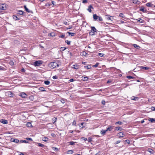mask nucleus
I'll use <instances>...</instances> for the list:
<instances>
[{
  "mask_svg": "<svg viewBox=\"0 0 155 155\" xmlns=\"http://www.w3.org/2000/svg\"><path fill=\"white\" fill-rule=\"evenodd\" d=\"M48 36H52V37H54L55 36L54 34V33H50L48 34Z\"/></svg>",
  "mask_w": 155,
  "mask_h": 155,
  "instance_id": "nucleus-38",
  "label": "nucleus"
},
{
  "mask_svg": "<svg viewBox=\"0 0 155 155\" xmlns=\"http://www.w3.org/2000/svg\"><path fill=\"white\" fill-rule=\"evenodd\" d=\"M9 64L11 65L12 66L14 64V62L13 61H10L9 62Z\"/></svg>",
  "mask_w": 155,
  "mask_h": 155,
  "instance_id": "nucleus-42",
  "label": "nucleus"
},
{
  "mask_svg": "<svg viewBox=\"0 0 155 155\" xmlns=\"http://www.w3.org/2000/svg\"><path fill=\"white\" fill-rule=\"evenodd\" d=\"M97 21H103V19L102 18L101 16H99L98 17V18L97 20Z\"/></svg>",
  "mask_w": 155,
  "mask_h": 155,
  "instance_id": "nucleus-31",
  "label": "nucleus"
},
{
  "mask_svg": "<svg viewBox=\"0 0 155 155\" xmlns=\"http://www.w3.org/2000/svg\"><path fill=\"white\" fill-rule=\"evenodd\" d=\"M148 120L151 122L153 123L154 121H155V119L153 118H149L148 119Z\"/></svg>",
  "mask_w": 155,
  "mask_h": 155,
  "instance_id": "nucleus-22",
  "label": "nucleus"
},
{
  "mask_svg": "<svg viewBox=\"0 0 155 155\" xmlns=\"http://www.w3.org/2000/svg\"><path fill=\"white\" fill-rule=\"evenodd\" d=\"M122 85L124 87H127L128 85V84H127L124 83V84H122Z\"/></svg>",
  "mask_w": 155,
  "mask_h": 155,
  "instance_id": "nucleus-49",
  "label": "nucleus"
},
{
  "mask_svg": "<svg viewBox=\"0 0 155 155\" xmlns=\"http://www.w3.org/2000/svg\"><path fill=\"white\" fill-rule=\"evenodd\" d=\"M127 78H128V79H133L134 78L133 77H132L131 76H127L126 77Z\"/></svg>",
  "mask_w": 155,
  "mask_h": 155,
  "instance_id": "nucleus-46",
  "label": "nucleus"
},
{
  "mask_svg": "<svg viewBox=\"0 0 155 155\" xmlns=\"http://www.w3.org/2000/svg\"><path fill=\"white\" fill-rule=\"evenodd\" d=\"M44 83L47 85H48L50 84V82L48 81H44Z\"/></svg>",
  "mask_w": 155,
  "mask_h": 155,
  "instance_id": "nucleus-30",
  "label": "nucleus"
},
{
  "mask_svg": "<svg viewBox=\"0 0 155 155\" xmlns=\"http://www.w3.org/2000/svg\"><path fill=\"white\" fill-rule=\"evenodd\" d=\"M123 124V123L121 121H119L118 122H117L115 123V124H119V125H121Z\"/></svg>",
  "mask_w": 155,
  "mask_h": 155,
  "instance_id": "nucleus-29",
  "label": "nucleus"
},
{
  "mask_svg": "<svg viewBox=\"0 0 155 155\" xmlns=\"http://www.w3.org/2000/svg\"><path fill=\"white\" fill-rule=\"evenodd\" d=\"M106 24H108V25H113L111 23L106 22L105 23H104V25H105Z\"/></svg>",
  "mask_w": 155,
  "mask_h": 155,
  "instance_id": "nucleus-60",
  "label": "nucleus"
},
{
  "mask_svg": "<svg viewBox=\"0 0 155 155\" xmlns=\"http://www.w3.org/2000/svg\"><path fill=\"white\" fill-rule=\"evenodd\" d=\"M0 122L4 124H7L8 123V121L7 120L3 119H1L0 120Z\"/></svg>",
  "mask_w": 155,
  "mask_h": 155,
  "instance_id": "nucleus-7",
  "label": "nucleus"
},
{
  "mask_svg": "<svg viewBox=\"0 0 155 155\" xmlns=\"http://www.w3.org/2000/svg\"><path fill=\"white\" fill-rule=\"evenodd\" d=\"M119 16L120 17H121L123 18H124V14L122 13H120L119 14Z\"/></svg>",
  "mask_w": 155,
  "mask_h": 155,
  "instance_id": "nucleus-47",
  "label": "nucleus"
},
{
  "mask_svg": "<svg viewBox=\"0 0 155 155\" xmlns=\"http://www.w3.org/2000/svg\"><path fill=\"white\" fill-rule=\"evenodd\" d=\"M26 139L27 140H29L30 141H32V139L31 138L27 137V138H26Z\"/></svg>",
  "mask_w": 155,
  "mask_h": 155,
  "instance_id": "nucleus-57",
  "label": "nucleus"
},
{
  "mask_svg": "<svg viewBox=\"0 0 155 155\" xmlns=\"http://www.w3.org/2000/svg\"><path fill=\"white\" fill-rule=\"evenodd\" d=\"M12 142L15 143H18L19 142V140L16 139H14L12 141Z\"/></svg>",
  "mask_w": 155,
  "mask_h": 155,
  "instance_id": "nucleus-23",
  "label": "nucleus"
},
{
  "mask_svg": "<svg viewBox=\"0 0 155 155\" xmlns=\"http://www.w3.org/2000/svg\"><path fill=\"white\" fill-rule=\"evenodd\" d=\"M140 68L145 70H148L150 68L148 67H144L143 66H140Z\"/></svg>",
  "mask_w": 155,
  "mask_h": 155,
  "instance_id": "nucleus-17",
  "label": "nucleus"
},
{
  "mask_svg": "<svg viewBox=\"0 0 155 155\" xmlns=\"http://www.w3.org/2000/svg\"><path fill=\"white\" fill-rule=\"evenodd\" d=\"M13 18L15 20L17 21L18 20H19L20 18H18L17 16L15 15L13 16Z\"/></svg>",
  "mask_w": 155,
  "mask_h": 155,
  "instance_id": "nucleus-27",
  "label": "nucleus"
},
{
  "mask_svg": "<svg viewBox=\"0 0 155 155\" xmlns=\"http://www.w3.org/2000/svg\"><path fill=\"white\" fill-rule=\"evenodd\" d=\"M87 0H84L82 2V3H87Z\"/></svg>",
  "mask_w": 155,
  "mask_h": 155,
  "instance_id": "nucleus-62",
  "label": "nucleus"
},
{
  "mask_svg": "<svg viewBox=\"0 0 155 155\" xmlns=\"http://www.w3.org/2000/svg\"><path fill=\"white\" fill-rule=\"evenodd\" d=\"M119 138L123 137H124V134L122 132H120L118 134Z\"/></svg>",
  "mask_w": 155,
  "mask_h": 155,
  "instance_id": "nucleus-8",
  "label": "nucleus"
},
{
  "mask_svg": "<svg viewBox=\"0 0 155 155\" xmlns=\"http://www.w3.org/2000/svg\"><path fill=\"white\" fill-rule=\"evenodd\" d=\"M132 2L134 4H137V3L139 2V1L137 0H132Z\"/></svg>",
  "mask_w": 155,
  "mask_h": 155,
  "instance_id": "nucleus-33",
  "label": "nucleus"
},
{
  "mask_svg": "<svg viewBox=\"0 0 155 155\" xmlns=\"http://www.w3.org/2000/svg\"><path fill=\"white\" fill-rule=\"evenodd\" d=\"M84 67L85 68H87V69H90L91 68V66H88V65L85 66H84Z\"/></svg>",
  "mask_w": 155,
  "mask_h": 155,
  "instance_id": "nucleus-45",
  "label": "nucleus"
},
{
  "mask_svg": "<svg viewBox=\"0 0 155 155\" xmlns=\"http://www.w3.org/2000/svg\"><path fill=\"white\" fill-rule=\"evenodd\" d=\"M137 20L138 21H139L140 22V23H142L143 22V20H142V21H141V20H142V19L140 18H138L137 19Z\"/></svg>",
  "mask_w": 155,
  "mask_h": 155,
  "instance_id": "nucleus-52",
  "label": "nucleus"
},
{
  "mask_svg": "<svg viewBox=\"0 0 155 155\" xmlns=\"http://www.w3.org/2000/svg\"><path fill=\"white\" fill-rule=\"evenodd\" d=\"M19 95L23 98H26L28 95L25 92H21L19 94Z\"/></svg>",
  "mask_w": 155,
  "mask_h": 155,
  "instance_id": "nucleus-4",
  "label": "nucleus"
},
{
  "mask_svg": "<svg viewBox=\"0 0 155 155\" xmlns=\"http://www.w3.org/2000/svg\"><path fill=\"white\" fill-rule=\"evenodd\" d=\"M120 140H117V141H116L115 143H114V144H117L118 143H120Z\"/></svg>",
  "mask_w": 155,
  "mask_h": 155,
  "instance_id": "nucleus-56",
  "label": "nucleus"
},
{
  "mask_svg": "<svg viewBox=\"0 0 155 155\" xmlns=\"http://www.w3.org/2000/svg\"><path fill=\"white\" fill-rule=\"evenodd\" d=\"M68 143L70 144V145H74L76 142L73 141H70Z\"/></svg>",
  "mask_w": 155,
  "mask_h": 155,
  "instance_id": "nucleus-36",
  "label": "nucleus"
},
{
  "mask_svg": "<svg viewBox=\"0 0 155 155\" xmlns=\"http://www.w3.org/2000/svg\"><path fill=\"white\" fill-rule=\"evenodd\" d=\"M107 132V130H101V134L104 135Z\"/></svg>",
  "mask_w": 155,
  "mask_h": 155,
  "instance_id": "nucleus-13",
  "label": "nucleus"
},
{
  "mask_svg": "<svg viewBox=\"0 0 155 155\" xmlns=\"http://www.w3.org/2000/svg\"><path fill=\"white\" fill-rule=\"evenodd\" d=\"M82 79L83 81H87L88 80V78L87 77H84L82 78Z\"/></svg>",
  "mask_w": 155,
  "mask_h": 155,
  "instance_id": "nucleus-34",
  "label": "nucleus"
},
{
  "mask_svg": "<svg viewBox=\"0 0 155 155\" xmlns=\"http://www.w3.org/2000/svg\"><path fill=\"white\" fill-rule=\"evenodd\" d=\"M76 123L75 120H74L72 123V125L76 126Z\"/></svg>",
  "mask_w": 155,
  "mask_h": 155,
  "instance_id": "nucleus-50",
  "label": "nucleus"
},
{
  "mask_svg": "<svg viewBox=\"0 0 155 155\" xmlns=\"http://www.w3.org/2000/svg\"><path fill=\"white\" fill-rule=\"evenodd\" d=\"M23 11L21 10H19L18 11V14L20 15H22L23 14Z\"/></svg>",
  "mask_w": 155,
  "mask_h": 155,
  "instance_id": "nucleus-28",
  "label": "nucleus"
},
{
  "mask_svg": "<svg viewBox=\"0 0 155 155\" xmlns=\"http://www.w3.org/2000/svg\"><path fill=\"white\" fill-rule=\"evenodd\" d=\"M26 126L28 127H31L32 126V125L30 122H28L26 124Z\"/></svg>",
  "mask_w": 155,
  "mask_h": 155,
  "instance_id": "nucleus-19",
  "label": "nucleus"
},
{
  "mask_svg": "<svg viewBox=\"0 0 155 155\" xmlns=\"http://www.w3.org/2000/svg\"><path fill=\"white\" fill-rule=\"evenodd\" d=\"M122 130V128L121 127H115V130H120L121 131Z\"/></svg>",
  "mask_w": 155,
  "mask_h": 155,
  "instance_id": "nucleus-15",
  "label": "nucleus"
},
{
  "mask_svg": "<svg viewBox=\"0 0 155 155\" xmlns=\"http://www.w3.org/2000/svg\"><path fill=\"white\" fill-rule=\"evenodd\" d=\"M48 138L47 137H44L42 138V140L45 142H47L48 141Z\"/></svg>",
  "mask_w": 155,
  "mask_h": 155,
  "instance_id": "nucleus-26",
  "label": "nucleus"
},
{
  "mask_svg": "<svg viewBox=\"0 0 155 155\" xmlns=\"http://www.w3.org/2000/svg\"><path fill=\"white\" fill-rule=\"evenodd\" d=\"M66 49V48L65 47H61V50L62 51H64V50H65V49Z\"/></svg>",
  "mask_w": 155,
  "mask_h": 155,
  "instance_id": "nucleus-51",
  "label": "nucleus"
},
{
  "mask_svg": "<svg viewBox=\"0 0 155 155\" xmlns=\"http://www.w3.org/2000/svg\"><path fill=\"white\" fill-rule=\"evenodd\" d=\"M151 109L152 110V111L155 110V107H151Z\"/></svg>",
  "mask_w": 155,
  "mask_h": 155,
  "instance_id": "nucleus-59",
  "label": "nucleus"
},
{
  "mask_svg": "<svg viewBox=\"0 0 155 155\" xmlns=\"http://www.w3.org/2000/svg\"><path fill=\"white\" fill-rule=\"evenodd\" d=\"M52 149L54 150L55 151H57L58 150V148L57 147H52Z\"/></svg>",
  "mask_w": 155,
  "mask_h": 155,
  "instance_id": "nucleus-40",
  "label": "nucleus"
},
{
  "mask_svg": "<svg viewBox=\"0 0 155 155\" xmlns=\"http://www.w3.org/2000/svg\"><path fill=\"white\" fill-rule=\"evenodd\" d=\"M21 71L22 72H24L25 71V70L24 68H22V69H21Z\"/></svg>",
  "mask_w": 155,
  "mask_h": 155,
  "instance_id": "nucleus-61",
  "label": "nucleus"
},
{
  "mask_svg": "<svg viewBox=\"0 0 155 155\" xmlns=\"http://www.w3.org/2000/svg\"><path fill=\"white\" fill-rule=\"evenodd\" d=\"M93 18L95 20H97L99 16H97L96 14H94L93 15Z\"/></svg>",
  "mask_w": 155,
  "mask_h": 155,
  "instance_id": "nucleus-14",
  "label": "nucleus"
},
{
  "mask_svg": "<svg viewBox=\"0 0 155 155\" xmlns=\"http://www.w3.org/2000/svg\"><path fill=\"white\" fill-rule=\"evenodd\" d=\"M125 142L127 143H130V140H125Z\"/></svg>",
  "mask_w": 155,
  "mask_h": 155,
  "instance_id": "nucleus-63",
  "label": "nucleus"
},
{
  "mask_svg": "<svg viewBox=\"0 0 155 155\" xmlns=\"http://www.w3.org/2000/svg\"><path fill=\"white\" fill-rule=\"evenodd\" d=\"M87 54L86 53L85 51H83L82 52V55H84V56H86V55Z\"/></svg>",
  "mask_w": 155,
  "mask_h": 155,
  "instance_id": "nucleus-54",
  "label": "nucleus"
},
{
  "mask_svg": "<svg viewBox=\"0 0 155 155\" xmlns=\"http://www.w3.org/2000/svg\"><path fill=\"white\" fill-rule=\"evenodd\" d=\"M140 11H141L143 12H146V10L144 9V8L143 6H141L140 8Z\"/></svg>",
  "mask_w": 155,
  "mask_h": 155,
  "instance_id": "nucleus-12",
  "label": "nucleus"
},
{
  "mask_svg": "<svg viewBox=\"0 0 155 155\" xmlns=\"http://www.w3.org/2000/svg\"><path fill=\"white\" fill-rule=\"evenodd\" d=\"M0 9L2 10H5L6 9V6L5 5L3 4V5L0 6Z\"/></svg>",
  "mask_w": 155,
  "mask_h": 155,
  "instance_id": "nucleus-10",
  "label": "nucleus"
},
{
  "mask_svg": "<svg viewBox=\"0 0 155 155\" xmlns=\"http://www.w3.org/2000/svg\"><path fill=\"white\" fill-rule=\"evenodd\" d=\"M29 99L31 101H33L34 99V97L33 96L31 95L29 97Z\"/></svg>",
  "mask_w": 155,
  "mask_h": 155,
  "instance_id": "nucleus-53",
  "label": "nucleus"
},
{
  "mask_svg": "<svg viewBox=\"0 0 155 155\" xmlns=\"http://www.w3.org/2000/svg\"><path fill=\"white\" fill-rule=\"evenodd\" d=\"M6 94L9 97H13V94L11 91H8L6 93Z\"/></svg>",
  "mask_w": 155,
  "mask_h": 155,
  "instance_id": "nucleus-5",
  "label": "nucleus"
},
{
  "mask_svg": "<svg viewBox=\"0 0 155 155\" xmlns=\"http://www.w3.org/2000/svg\"><path fill=\"white\" fill-rule=\"evenodd\" d=\"M99 63H96V64L93 66V67H94L95 68L97 67L98 65H99Z\"/></svg>",
  "mask_w": 155,
  "mask_h": 155,
  "instance_id": "nucleus-48",
  "label": "nucleus"
},
{
  "mask_svg": "<svg viewBox=\"0 0 155 155\" xmlns=\"http://www.w3.org/2000/svg\"><path fill=\"white\" fill-rule=\"evenodd\" d=\"M43 63L42 61L41 60H39L38 61H35L34 63V66H39L41 65Z\"/></svg>",
  "mask_w": 155,
  "mask_h": 155,
  "instance_id": "nucleus-2",
  "label": "nucleus"
},
{
  "mask_svg": "<svg viewBox=\"0 0 155 155\" xmlns=\"http://www.w3.org/2000/svg\"><path fill=\"white\" fill-rule=\"evenodd\" d=\"M98 55L100 57H102L104 56V54L103 53H99L98 54Z\"/></svg>",
  "mask_w": 155,
  "mask_h": 155,
  "instance_id": "nucleus-43",
  "label": "nucleus"
},
{
  "mask_svg": "<svg viewBox=\"0 0 155 155\" xmlns=\"http://www.w3.org/2000/svg\"><path fill=\"white\" fill-rule=\"evenodd\" d=\"M65 42L68 45H70L71 43V41L68 40H66Z\"/></svg>",
  "mask_w": 155,
  "mask_h": 155,
  "instance_id": "nucleus-44",
  "label": "nucleus"
},
{
  "mask_svg": "<svg viewBox=\"0 0 155 155\" xmlns=\"http://www.w3.org/2000/svg\"><path fill=\"white\" fill-rule=\"evenodd\" d=\"M40 90L42 91H45V88L42 87H41L39 88Z\"/></svg>",
  "mask_w": 155,
  "mask_h": 155,
  "instance_id": "nucleus-39",
  "label": "nucleus"
},
{
  "mask_svg": "<svg viewBox=\"0 0 155 155\" xmlns=\"http://www.w3.org/2000/svg\"><path fill=\"white\" fill-rule=\"evenodd\" d=\"M68 153L72 154L73 153V151L72 150H70L68 151Z\"/></svg>",
  "mask_w": 155,
  "mask_h": 155,
  "instance_id": "nucleus-41",
  "label": "nucleus"
},
{
  "mask_svg": "<svg viewBox=\"0 0 155 155\" xmlns=\"http://www.w3.org/2000/svg\"><path fill=\"white\" fill-rule=\"evenodd\" d=\"M52 78L53 79H55L57 78V77L56 76H54Z\"/></svg>",
  "mask_w": 155,
  "mask_h": 155,
  "instance_id": "nucleus-64",
  "label": "nucleus"
},
{
  "mask_svg": "<svg viewBox=\"0 0 155 155\" xmlns=\"http://www.w3.org/2000/svg\"><path fill=\"white\" fill-rule=\"evenodd\" d=\"M49 67L51 69H53L59 66V65L57 63L54 62H51L48 65Z\"/></svg>",
  "mask_w": 155,
  "mask_h": 155,
  "instance_id": "nucleus-1",
  "label": "nucleus"
},
{
  "mask_svg": "<svg viewBox=\"0 0 155 155\" xmlns=\"http://www.w3.org/2000/svg\"><path fill=\"white\" fill-rule=\"evenodd\" d=\"M139 98L137 97L133 96L131 100L134 101H137L138 100Z\"/></svg>",
  "mask_w": 155,
  "mask_h": 155,
  "instance_id": "nucleus-16",
  "label": "nucleus"
},
{
  "mask_svg": "<svg viewBox=\"0 0 155 155\" xmlns=\"http://www.w3.org/2000/svg\"><path fill=\"white\" fill-rule=\"evenodd\" d=\"M91 31H93V32H97V29H96L94 27H91Z\"/></svg>",
  "mask_w": 155,
  "mask_h": 155,
  "instance_id": "nucleus-9",
  "label": "nucleus"
},
{
  "mask_svg": "<svg viewBox=\"0 0 155 155\" xmlns=\"http://www.w3.org/2000/svg\"><path fill=\"white\" fill-rule=\"evenodd\" d=\"M91 8L93 9V7L91 5H90L88 6V7L87 9V10L90 12H92V11L91 10Z\"/></svg>",
  "mask_w": 155,
  "mask_h": 155,
  "instance_id": "nucleus-11",
  "label": "nucleus"
},
{
  "mask_svg": "<svg viewBox=\"0 0 155 155\" xmlns=\"http://www.w3.org/2000/svg\"><path fill=\"white\" fill-rule=\"evenodd\" d=\"M114 126H110L107 128L106 130H107V131H111L112 130L114 129Z\"/></svg>",
  "mask_w": 155,
  "mask_h": 155,
  "instance_id": "nucleus-6",
  "label": "nucleus"
},
{
  "mask_svg": "<svg viewBox=\"0 0 155 155\" xmlns=\"http://www.w3.org/2000/svg\"><path fill=\"white\" fill-rule=\"evenodd\" d=\"M105 18L107 20H110L112 21L114 20V16L107 15L105 16Z\"/></svg>",
  "mask_w": 155,
  "mask_h": 155,
  "instance_id": "nucleus-3",
  "label": "nucleus"
},
{
  "mask_svg": "<svg viewBox=\"0 0 155 155\" xmlns=\"http://www.w3.org/2000/svg\"><path fill=\"white\" fill-rule=\"evenodd\" d=\"M153 151V150L150 148H148L147 149V151L150 153H153L152 152V151Z\"/></svg>",
  "mask_w": 155,
  "mask_h": 155,
  "instance_id": "nucleus-32",
  "label": "nucleus"
},
{
  "mask_svg": "<svg viewBox=\"0 0 155 155\" xmlns=\"http://www.w3.org/2000/svg\"><path fill=\"white\" fill-rule=\"evenodd\" d=\"M68 33L69 34V35H71V36H74L75 34V33H71L70 32H68Z\"/></svg>",
  "mask_w": 155,
  "mask_h": 155,
  "instance_id": "nucleus-35",
  "label": "nucleus"
},
{
  "mask_svg": "<svg viewBox=\"0 0 155 155\" xmlns=\"http://www.w3.org/2000/svg\"><path fill=\"white\" fill-rule=\"evenodd\" d=\"M38 146L41 147H44V145L40 143H37Z\"/></svg>",
  "mask_w": 155,
  "mask_h": 155,
  "instance_id": "nucleus-24",
  "label": "nucleus"
},
{
  "mask_svg": "<svg viewBox=\"0 0 155 155\" xmlns=\"http://www.w3.org/2000/svg\"><path fill=\"white\" fill-rule=\"evenodd\" d=\"M133 45L134 47L138 49L139 48H140V46L136 44H133Z\"/></svg>",
  "mask_w": 155,
  "mask_h": 155,
  "instance_id": "nucleus-25",
  "label": "nucleus"
},
{
  "mask_svg": "<svg viewBox=\"0 0 155 155\" xmlns=\"http://www.w3.org/2000/svg\"><path fill=\"white\" fill-rule=\"evenodd\" d=\"M24 8L25 9L26 11L28 13H29L30 12V11L28 9V8H27L26 6L25 5L24 6Z\"/></svg>",
  "mask_w": 155,
  "mask_h": 155,
  "instance_id": "nucleus-21",
  "label": "nucleus"
},
{
  "mask_svg": "<svg viewBox=\"0 0 155 155\" xmlns=\"http://www.w3.org/2000/svg\"><path fill=\"white\" fill-rule=\"evenodd\" d=\"M90 35H94V32H93V31H91L90 32Z\"/></svg>",
  "mask_w": 155,
  "mask_h": 155,
  "instance_id": "nucleus-55",
  "label": "nucleus"
},
{
  "mask_svg": "<svg viewBox=\"0 0 155 155\" xmlns=\"http://www.w3.org/2000/svg\"><path fill=\"white\" fill-rule=\"evenodd\" d=\"M101 103L102 104L104 105L105 104V101L104 100H102L101 101Z\"/></svg>",
  "mask_w": 155,
  "mask_h": 155,
  "instance_id": "nucleus-58",
  "label": "nucleus"
},
{
  "mask_svg": "<svg viewBox=\"0 0 155 155\" xmlns=\"http://www.w3.org/2000/svg\"><path fill=\"white\" fill-rule=\"evenodd\" d=\"M57 120V118L56 117H54L52 119V123H53L54 124L56 121Z\"/></svg>",
  "mask_w": 155,
  "mask_h": 155,
  "instance_id": "nucleus-20",
  "label": "nucleus"
},
{
  "mask_svg": "<svg viewBox=\"0 0 155 155\" xmlns=\"http://www.w3.org/2000/svg\"><path fill=\"white\" fill-rule=\"evenodd\" d=\"M146 6L147 7H151L153 5L151 4V2H150L146 4Z\"/></svg>",
  "mask_w": 155,
  "mask_h": 155,
  "instance_id": "nucleus-18",
  "label": "nucleus"
},
{
  "mask_svg": "<svg viewBox=\"0 0 155 155\" xmlns=\"http://www.w3.org/2000/svg\"><path fill=\"white\" fill-rule=\"evenodd\" d=\"M84 124V123H81L80 125H79V127L80 128H83L85 127L84 126L82 127V126Z\"/></svg>",
  "mask_w": 155,
  "mask_h": 155,
  "instance_id": "nucleus-37",
  "label": "nucleus"
}]
</instances>
